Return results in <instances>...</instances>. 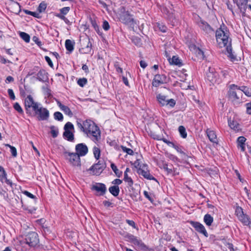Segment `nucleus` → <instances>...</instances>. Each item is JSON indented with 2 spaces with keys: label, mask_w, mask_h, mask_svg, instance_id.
Wrapping results in <instances>:
<instances>
[{
  "label": "nucleus",
  "mask_w": 251,
  "mask_h": 251,
  "mask_svg": "<svg viewBox=\"0 0 251 251\" xmlns=\"http://www.w3.org/2000/svg\"><path fill=\"white\" fill-rule=\"evenodd\" d=\"M25 242L30 247H35L39 242L38 235L35 232L28 233L25 238Z\"/></svg>",
  "instance_id": "423d86ee"
},
{
  "label": "nucleus",
  "mask_w": 251,
  "mask_h": 251,
  "mask_svg": "<svg viewBox=\"0 0 251 251\" xmlns=\"http://www.w3.org/2000/svg\"><path fill=\"white\" fill-rule=\"evenodd\" d=\"M156 98L157 99L158 102L162 106L166 105L167 100H168V99H167L166 96L159 94L157 95Z\"/></svg>",
  "instance_id": "bb28decb"
},
{
  "label": "nucleus",
  "mask_w": 251,
  "mask_h": 251,
  "mask_svg": "<svg viewBox=\"0 0 251 251\" xmlns=\"http://www.w3.org/2000/svg\"><path fill=\"white\" fill-rule=\"evenodd\" d=\"M45 59L46 61L47 62V63H48L50 67L53 68V63H52L50 58L49 56H46L45 57Z\"/></svg>",
  "instance_id": "69168bd1"
},
{
  "label": "nucleus",
  "mask_w": 251,
  "mask_h": 251,
  "mask_svg": "<svg viewBox=\"0 0 251 251\" xmlns=\"http://www.w3.org/2000/svg\"><path fill=\"white\" fill-rule=\"evenodd\" d=\"M203 221L207 226H210L213 222V218L210 214H206L204 216Z\"/></svg>",
  "instance_id": "c756f323"
},
{
  "label": "nucleus",
  "mask_w": 251,
  "mask_h": 251,
  "mask_svg": "<svg viewBox=\"0 0 251 251\" xmlns=\"http://www.w3.org/2000/svg\"><path fill=\"white\" fill-rule=\"evenodd\" d=\"M246 106L247 108V113L250 115H251V101L246 103Z\"/></svg>",
  "instance_id": "0e129e2a"
},
{
  "label": "nucleus",
  "mask_w": 251,
  "mask_h": 251,
  "mask_svg": "<svg viewBox=\"0 0 251 251\" xmlns=\"http://www.w3.org/2000/svg\"><path fill=\"white\" fill-rule=\"evenodd\" d=\"M138 173L149 180H156V179L150 174L149 171L147 169V165L143 164L142 165V168H141L140 166L139 169L138 170Z\"/></svg>",
  "instance_id": "ddd939ff"
},
{
  "label": "nucleus",
  "mask_w": 251,
  "mask_h": 251,
  "mask_svg": "<svg viewBox=\"0 0 251 251\" xmlns=\"http://www.w3.org/2000/svg\"><path fill=\"white\" fill-rule=\"evenodd\" d=\"M189 223L197 232L203 234L206 237H208V234L202 224L193 221H190Z\"/></svg>",
  "instance_id": "9d476101"
},
{
  "label": "nucleus",
  "mask_w": 251,
  "mask_h": 251,
  "mask_svg": "<svg viewBox=\"0 0 251 251\" xmlns=\"http://www.w3.org/2000/svg\"><path fill=\"white\" fill-rule=\"evenodd\" d=\"M61 110H62L66 115H68L70 117H72L73 115L72 112L71 111L70 108L67 106L64 105L61 109Z\"/></svg>",
  "instance_id": "58836bf2"
},
{
  "label": "nucleus",
  "mask_w": 251,
  "mask_h": 251,
  "mask_svg": "<svg viewBox=\"0 0 251 251\" xmlns=\"http://www.w3.org/2000/svg\"><path fill=\"white\" fill-rule=\"evenodd\" d=\"M9 9L12 12L19 14L21 11V6L18 2L12 1L9 4Z\"/></svg>",
  "instance_id": "aec40b11"
},
{
  "label": "nucleus",
  "mask_w": 251,
  "mask_h": 251,
  "mask_svg": "<svg viewBox=\"0 0 251 251\" xmlns=\"http://www.w3.org/2000/svg\"><path fill=\"white\" fill-rule=\"evenodd\" d=\"M64 129L65 131H71L74 130V126L73 124L71 122H67L64 126Z\"/></svg>",
  "instance_id": "ea45409f"
},
{
  "label": "nucleus",
  "mask_w": 251,
  "mask_h": 251,
  "mask_svg": "<svg viewBox=\"0 0 251 251\" xmlns=\"http://www.w3.org/2000/svg\"><path fill=\"white\" fill-rule=\"evenodd\" d=\"M87 82V79L86 78H79L77 80V84L80 86V87H83L86 84Z\"/></svg>",
  "instance_id": "de8ad7c7"
},
{
  "label": "nucleus",
  "mask_w": 251,
  "mask_h": 251,
  "mask_svg": "<svg viewBox=\"0 0 251 251\" xmlns=\"http://www.w3.org/2000/svg\"><path fill=\"white\" fill-rule=\"evenodd\" d=\"M32 40L39 47L41 48L42 43L41 41H40V40L39 39V38L37 37H36L35 36H33L32 38Z\"/></svg>",
  "instance_id": "6e6d98bb"
},
{
  "label": "nucleus",
  "mask_w": 251,
  "mask_h": 251,
  "mask_svg": "<svg viewBox=\"0 0 251 251\" xmlns=\"http://www.w3.org/2000/svg\"><path fill=\"white\" fill-rule=\"evenodd\" d=\"M238 219L245 226H250L251 224L250 218L246 214H244Z\"/></svg>",
  "instance_id": "b1692460"
},
{
  "label": "nucleus",
  "mask_w": 251,
  "mask_h": 251,
  "mask_svg": "<svg viewBox=\"0 0 251 251\" xmlns=\"http://www.w3.org/2000/svg\"><path fill=\"white\" fill-rule=\"evenodd\" d=\"M207 135L209 140L214 143H218V140L215 132L213 130H207Z\"/></svg>",
  "instance_id": "5701e85b"
},
{
  "label": "nucleus",
  "mask_w": 251,
  "mask_h": 251,
  "mask_svg": "<svg viewBox=\"0 0 251 251\" xmlns=\"http://www.w3.org/2000/svg\"><path fill=\"white\" fill-rule=\"evenodd\" d=\"M122 183V180L117 178L112 181V183L114 185H118L121 184Z\"/></svg>",
  "instance_id": "338daca9"
},
{
  "label": "nucleus",
  "mask_w": 251,
  "mask_h": 251,
  "mask_svg": "<svg viewBox=\"0 0 251 251\" xmlns=\"http://www.w3.org/2000/svg\"><path fill=\"white\" fill-rule=\"evenodd\" d=\"M93 151L95 158L97 160L99 159L100 154V149L98 147L95 146L93 149Z\"/></svg>",
  "instance_id": "e433bc0d"
},
{
  "label": "nucleus",
  "mask_w": 251,
  "mask_h": 251,
  "mask_svg": "<svg viewBox=\"0 0 251 251\" xmlns=\"http://www.w3.org/2000/svg\"><path fill=\"white\" fill-rule=\"evenodd\" d=\"M0 181L3 183L5 182L7 185L12 186V181L7 178V174L4 170V169L2 166H0Z\"/></svg>",
  "instance_id": "6ab92c4d"
},
{
  "label": "nucleus",
  "mask_w": 251,
  "mask_h": 251,
  "mask_svg": "<svg viewBox=\"0 0 251 251\" xmlns=\"http://www.w3.org/2000/svg\"><path fill=\"white\" fill-rule=\"evenodd\" d=\"M63 135L69 141L72 142L74 140V135L71 131H65Z\"/></svg>",
  "instance_id": "cd10ccee"
},
{
  "label": "nucleus",
  "mask_w": 251,
  "mask_h": 251,
  "mask_svg": "<svg viewBox=\"0 0 251 251\" xmlns=\"http://www.w3.org/2000/svg\"><path fill=\"white\" fill-rule=\"evenodd\" d=\"M157 27L162 32H165L167 30V27L160 23H157Z\"/></svg>",
  "instance_id": "864d4df0"
},
{
  "label": "nucleus",
  "mask_w": 251,
  "mask_h": 251,
  "mask_svg": "<svg viewBox=\"0 0 251 251\" xmlns=\"http://www.w3.org/2000/svg\"><path fill=\"white\" fill-rule=\"evenodd\" d=\"M75 153L79 156H85L88 152L87 146L84 143H79L76 145L75 147Z\"/></svg>",
  "instance_id": "f8f14e48"
},
{
  "label": "nucleus",
  "mask_w": 251,
  "mask_h": 251,
  "mask_svg": "<svg viewBox=\"0 0 251 251\" xmlns=\"http://www.w3.org/2000/svg\"><path fill=\"white\" fill-rule=\"evenodd\" d=\"M14 108L19 113L23 114L24 113V111L23 110V109L18 102H16L14 103L13 105Z\"/></svg>",
  "instance_id": "09e8293b"
},
{
  "label": "nucleus",
  "mask_w": 251,
  "mask_h": 251,
  "mask_svg": "<svg viewBox=\"0 0 251 251\" xmlns=\"http://www.w3.org/2000/svg\"><path fill=\"white\" fill-rule=\"evenodd\" d=\"M129 188L131 189V190H129L131 196H133L134 197H136L137 195H138V193H139L138 190H135V189L133 188V187H132H132H129Z\"/></svg>",
  "instance_id": "13d9d810"
},
{
  "label": "nucleus",
  "mask_w": 251,
  "mask_h": 251,
  "mask_svg": "<svg viewBox=\"0 0 251 251\" xmlns=\"http://www.w3.org/2000/svg\"><path fill=\"white\" fill-rule=\"evenodd\" d=\"M39 103L35 102L31 95H28L25 100V107L27 114L31 115L34 111V106H38Z\"/></svg>",
  "instance_id": "6e6552de"
},
{
  "label": "nucleus",
  "mask_w": 251,
  "mask_h": 251,
  "mask_svg": "<svg viewBox=\"0 0 251 251\" xmlns=\"http://www.w3.org/2000/svg\"><path fill=\"white\" fill-rule=\"evenodd\" d=\"M106 165L104 161L99 160L98 163L92 165L87 171H91L93 175H100L105 169Z\"/></svg>",
  "instance_id": "0eeeda50"
},
{
  "label": "nucleus",
  "mask_w": 251,
  "mask_h": 251,
  "mask_svg": "<svg viewBox=\"0 0 251 251\" xmlns=\"http://www.w3.org/2000/svg\"><path fill=\"white\" fill-rule=\"evenodd\" d=\"M7 92L10 98L12 100H14L15 99V96L12 89H8Z\"/></svg>",
  "instance_id": "bf43d9fd"
},
{
  "label": "nucleus",
  "mask_w": 251,
  "mask_h": 251,
  "mask_svg": "<svg viewBox=\"0 0 251 251\" xmlns=\"http://www.w3.org/2000/svg\"><path fill=\"white\" fill-rule=\"evenodd\" d=\"M178 131L181 136L183 138H185L187 137V133L186 132V129L184 126H180L178 127Z\"/></svg>",
  "instance_id": "4c0bfd02"
},
{
  "label": "nucleus",
  "mask_w": 251,
  "mask_h": 251,
  "mask_svg": "<svg viewBox=\"0 0 251 251\" xmlns=\"http://www.w3.org/2000/svg\"><path fill=\"white\" fill-rule=\"evenodd\" d=\"M47 8V4L44 2L42 1L41 2L37 8V10L39 13L44 12Z\"/></svg>",
  "instance_id": "a19ab883"
},
{
  "label": "nucleus",
  "mask_w": 251,
  "mask_h": 251,
  "mask_svg": "<svg viewBox=\"0 0 251 251\" xmlns=\"http://www.w3.org/2000/svg\"><path fill=\"white\" fill-rule=\"evenodd\" d=\"M238 90L243 92L247 96L251 97V88L245 86H242L238 88Z\"/></svg>",
  "instance_id": "c85d7f7f"
},
{
  "label": "nucleus",
  "mask_w": 251,
  "mask_h": 251,
  "mask_svg": "<svg viewBox=\"0 0 251 251\" xmlns=\"http://www.w3.org/2000/svg\"><path fill=\"white\" fill-rule=\"evenodd\" d=\"M239 87L235 84L230 85V88L228 92V96L230 100L234 103H238L241 101L240 97L242 96V93L238 90Z\"/></svg>",
  "instance_id": "20e7f679"
},
{
  "label": "nucleus",
  "mask_w": 251,
  "mask_h": 251,
  "mask_svg": "<svg viewBox=\"0 0 251 251\" xmlns=\"http://www.w3.org/2000/svg\"><path fill=\"white\" fill-rule=\"evenodd\" d=\"M64 158L68 160L69 163L74 166H80V157L75 152H70L65 150L62 152Z\"/></svg>",
  "instance_id": "39448f33"
},
{
  "label": "nucleus",
  "mask_w": 251,
  "mask_h": 251,
  "mask_svg": "<svg viewBox=\"0 0 251 251\" xmlns=\"http://www.w3.org/2000/svg\"><path fill=\"white\" fill-rule=\"evenodd\" d=\"M126 222L129 226H132L133 227H134V228L136 227L135 223L133 221L130 220H126Z\"/></svg>",
  "instance_id": "774afa93"
},
{
  "label": "nucleus",
  "mask_w": 251,
  "mask_h": 251,
  "mask_svg": "<svg viewBox=\"0 0 251 251\" xmlns=\"http://www.w3.org/2000/svg\"><path fill=\"white\" fill-rule=\"evenodd\" d=\"M0 195L3 197V199L5 200H7L8 199V194L6 192L3 190L2 188H0Z\"/></svg>",
  "instance_id": "4d7b16f0"
},
{
  "label": "nucleus",
  "mask_w": 251,
  "mask_h": 251,
  "mask_svg": "<svg viewBox=\"0 0 251 251\" xmlns=\"http://www.w3.org/2000/svg\"><path fill=\"white\" fill-rule=\"evenodd\" d=\"M102 27H103V29L105 30V31H107L109 29L110 25L107 21H104L103 22Z\"/></svg>",
  "instance_id": "052dcab7"
},
{
  "label": "nucleus",
  "mask_w": 251,
  "mask_h": 251,
  "mask_svg": "<svg viewBox=\"0 0 251 251\" xmlns=\"http://www.w3.org/2000/svg\"><path fill=\"white\" fill-rule=\"evenodd\" d=\"M246 139L244 136H240L237 139V146L238 148H240L242 151L245 150V142Z\"/></svg>",
  "instance_id": "4be33fe9"
},
{
  "label": "nucleus",
  "mask_w": 251,
  "mask_h": 251,
  "mask_svg": "<svg viewBox=\"0 0 251 251\" xmlns=\"http://www.w3.org/2000/svg\"><path fill=\"white\" fill-rule=\"evenodd\" d=\"M54 118L55 120L62 121L63 120V116L60 112H55L53 114Z\"/></svg>",
  "instance_id": "79ce46f5"
},
{
  "label": "nucleus",
  "mask_w": 251,
  "mask_h": 251,
  "mask_svg": "<svg viewBox=\"0 0 251 251\" xmlns=\"http://www.w3.org/2000/svg\"><path fill=\"white\" fill-rule=\"evenodd\" d=\"M120 21L125 24H129L133 22L131 15L128 11H126L120 15Z\"/></svg>",
  "instance_id": "2eb2a0df"
},
{
  "label": "nucleus",
  "mask_w": 251,
  "mask_h": 251,
  "mask_svg": "<svg viewBox=\"0 0 251 251\" xmlns=\"http://www.w3.org/2000/svg\"><path fill=\"white\" fill-rule=\"evenodd\" d=\"M19 35L21 38L26 43L29 42L30 36L27 33L24 32H20Z\"/></svg>",
  "instance_id": "f704fd0d"
},
{
  "label": "nucleus",
  "mask_w": 251,
  "mask_h": 251,
  "mask_svg": "<svg viewBox=\"0 0 251 251\" xmlns=\"http://www.w3.org/2000/svg\"><path fill=\"white\" fill-rule=\"evenodd\" d=\"M111 168L118 177H120L122 176V172L120 171L114 163L111 164Z\"/></svg>",
  "instance_id": "473e14b6"
},
{
  "label": "nucleus",
  "mask_w": 251,
  "mask_h": 251,
  "mask_svg": "<svg viewBox=\"0 0 251 251\" xmlns=\"http://www.w3.org/2000/svg\"><path fill=\"white\" fill-rule=\"evenodd\" d=\"M56 16H57V17H58L59 18H60V19H61V20H63V21L65 22V23L66 24H68V25H69V24H70V22L69 20L67 18H66L64 16V15H62V14H58L56 15Z\"/></svg>",
  "instance_id": "603ef678"
},
{
  "label": "nucleus",
  "mask_w": 251,
  "mask_h": 251,
  "mask_svg": "<svg viewBox=\"0 0 251 251\" xmlns=\"http://www.w3.org/2000/svg\"><path fill=\"white\" fill-rule=\"evenodd\" d=\"M169 62L172 64H174L176 65L180 66L181 65V63L179 59L176 56H173L172 58L169 59Z\"/></svg>",
  "instance_id": "72a5a7b5"
},
{
  "label": "nucleus",
  "mask_w": 251,
  "mask_h": 251,
  "mask_svg": "<svg viewBox=\"0 0 251 251\" xmlns=\"http://www.w3.org/2000/svg\"><path fill=\"white\" fill-rule=\"evenodd\" d=\"M176 104V101L173 99H168L166 105H169L171 107H174Z\"/></svg>",
  "instance_id": "5fc2aeb1"
},
{
  "label": "nucleus",
  "mask_w": 251,
  "mask_h": 251,
  "mask_svg": "<svg viewBox=\"0 0 251 251\" xmlns=\"http://www.w3.org/2000/svg\"><path fill=\"white\" fill-rule=\"evenodd\" d=\"M109 192L114 197H117L120 193L119 187L118 185H113L109 188Z\"/></svg>",
  "instance_id": "a878e982"
},
{
  "label": "nucleus",
  "mask_w": 251,
  "mask_h": 251,
  "mask_svg": "<svg viewBox=\"0 0 251 251\" xmlns=\"http://www.w3.org/2000/svg\"><path fill=\"white\" fill-rule=\"evenodd\" d=\"M74 44L72 41L69 39H67L65 41V47L66 50L70 52L73 51L74 49Z\"/></svg>",
  "instance_id": "7c9ffc66"
},
{
  "label": "nucleus",
  "mask_w": 251,
  "mask_h": 251,
  "mask_svg": "<svg viewBox=\"0 0 251 251\" xmlns=\"http://www.w3.org/2000/svg\"><path fill=\"white\" fill-rule=\"evenodd\" d=\"M114 67L116 70V71L118 72V73H120L121 74L123 73V69L122 68H121L119 64H118V62H116L114 64Z\"/></svg>",
  "instance_id": "e2e57ef3"
},
{
  "label": "nucleus",
  "mask_w": 251,
  "mask_h": 251,
  "mask_svg": "<svg viewBox=\"0 0 251 251\" xmlns=\"http://www.w3.org/2000/svg\"><path fill=\"white\" fill-rule=\"evenodd\" d=\"M31 116H36L39 121H45L48 120L50 113L47 108L42 107L39 103L38 106H34V111Z\"/></svg>",
  "instance_id": "7ed1b4c3"
},
{
  "label": "nucleus",
  "mask_w": 251,
  "mask_h": 251,
  "mask_svg": "<svg viewBox=\"0 0 251 251\" xmlns=\"http://www.w3.org/2000/svg\"><path fill=\"white\" fill-rule=\"evenodd\" d=\"M228 125L231 128L234 129H238L239 125L236 122L233 121H231L230 120H228Z\"/></svg>",
  "instance_id": "a18cd8bd"
},
{
  "label": "nucleus",
  "mask_w": 251,
  "mask_h": 251,
  "mask_svg": "<svg viewBox=\"0 0 251 251\" xmlns=\"http://www.w3.org/2000/svg\"><path fill=\"white\" fill-rule=\"evenodd\" d=\"M70 10V7H64L60 9L61 14L64 15H66Z\"/></svg>",
  "instance_id": "3c124183"
},
{
  "label": "nucleus",
  "mask_w": 251,
  "mask_h": 251,
  "mask_svg": "<svg viewBox=\"0 0 251 251\" xmlns=\"http://www.w3.org/2000/svg\"><path fill=\"white\" fill-rule=\"evenodd\" d=\"M48 73L44 70H40L37 74V79L41 82H45L48 79Z\"/></svg>",
  "instance_id": "412c9836"
},
{
  "label": "nucleus",
  "mask_w": 251,
  "mask_h": 251,
  "mask_svg": "<svg viewBox=\"0 0 251 251\" xmlns=\"http://www.w3.org/2000/svg\"><path fill=\"white\" fill-rule=\"evenodd\" d=\"M197 24L200 29L203 31L205 34L209 35H213L214 33V29L206 21L200 18L197 21Z\"/></svg>",
  "instance_id": "1a4fd4ad"
},
{
  "label": "nucleus",
  "mask_w": 251,
  "mask_h": 251,
  "mask_svg": "<svg viewBox=\"0 0 251 251\" xmlns=\"http://www.w3.org/2000/svg\"><path fill=\"white\" fill-rule=\"evenodd\" d=\"M229 34L226 27L224 24H223L216 31L215 36L217 42L220 47H226L228 56L231 60H234L236 59V56L233 54L232 51L231 40L229 41Z\"/></svg>",
  "instance_id": "f03ea898"
},
{
  "label": "nucleus",
  "mask_w": 251,
  "mask_h": 251,
  "mask_svg": "<svg viewBox=\"0 0 251 251\" xmlns=\"http://www.w3.org/2000/svg\"><path fill=\"white\" fill-rule=\"evenodd\" d=\"M133 244L137 246L139 249L142 250L147 251L148 250L147 246L142 242L141 240L138 239L137 237L135 239Z\"/></svg>",
  "instance_id": "393cba45"
},
{
  "label": "nucleus",
  "mask_w": 251,
  "mask_h": 251,
  "mask_svg": "<svg viewBox=\"0 0 251 251\" xmlns=\"http://www.w3.org/2000/svg\"><path fill=\"white\" fill-rule=\"evenodd\" d=\"M5 146L10 148L11 153L12 156L14 157H16L17 155L16 149L14 147L12 146L9 144H5Z\"/></svg>",
  "instance_id": "49530a36"
},
{
  "label": "nucleus",
  "mask_w": 251,
  "mask_h": 251,
  "mask_svg": "<svg viewBox=\"0 0 251 251\" xmlns=\"http://www.w3.org/2000/svg\"><path fill=\"white\" fill-rule=\"evenodd\" d=\"M121 148L123 151L126 152L128 154L132 155L133 154V151L129 148H127L123 146H121Z\"/></svg>",
  "instance_id": "8fccbe9b"
},
{
  "label": "nucleus",
  "mask_w": 251,
  "mask_h": 251,
  "mask_svg": "<svg viewBox=\"0 0 251 251\" xmlns=\"http://www.w3.org/2000/svg\"><path fill=\"white\" fill-rule=\"evenodd\" d=\"M24 11L25 14L32 16L34 17L37 18H40L41 17L39 15V14L37 12H32V11H29L28 10H25V9H24Z\"/></svg>",
  "instance_id": "c03bdc74"
},
{
  "label": "nucleus",
  "mask_w": 251,
  "mask_h": 251,
  "mask_svg": "<svg viewBox=\"0 0 251 251\" xmlns=\"http://www.w3.org/2000/svg\"><path fill=\"white\" fill-rule=\"evenodd\" d=\"M50 133L53 138H56L58 134V129L57 127L52 126L50 127Z\"/></svg>",
  "instance_id": "c9c22d12"
},
{
  "label": "nucleus",
  "mask_w": 251,
  "mask_h": 251,
  "mask_svg": "<svg viewBox=\"0 0 251 251\" xmlns=\"http://www.w3.org/2000/svg\"><path fill=\"white\" fill-rule=\"evenodd\" d=\"M157 165L161 169H164L167 172V175L173 174L174 172V168L172 165L169 168L168 164L164 161L160 160L158 161Z\"/></svg>",
  "instance_id": "a211bd4d"
},
{
  "label": "nucleus",
  "mask_w": 251,
  "mask_h": 251,
  "mask_svg": "<svg viewBox=\"0 0 251 251\" xmlns=\"http://www.w3.org/2000/svg\"><path fill=\"white\" fill-rule=\"evenodd\" d=\"M218 74L214 71V69L209 68V71L207 73V79L212 83L218 81Z\"/></svg>",
  "instance_id": "dca6fc26"
},
{
  "label": "nucleus",
  "mask_w": 251,
  "mask_h": 251,
  "mask_svg": "<svg viewBox=\"0 0 251 251\" xmlns=\"http://www.w3.org/2000/svg\"><path fill=\"white\" fill-rule=\"evenodd\" d=\"M168 79L164 75H156L152 80V84L154 87H158L161 84L167 83Z\"/></svg>",
  "instance_id": "9b49d317"
},
{
  "label": "nucleus",
  "mask_w": 251,
  "mask_h": 251,
  "mask_svg": "<svg viewBox=\"0 0 251 251\" xmlns=\"http://www.w3.org/2000/svg\"><path fill=\"white\" fill-rule=\"evenodd\" d=\"M92 190H95L99 193L98 195L103 196L106 191L105 185L101 183H96L91 188Z\"/></svg>",
  "instance_id": "4468645a"
},
{
  "label": "nucleus",
  "mask_w": 251,
  "mask_h": 251,
  "mask_svg": "<svg viewBox=\"0 0 251 251\" xmlns=\"http://www.w3.org/2000/svg\"><path fill=\"white\" fill-rule=\"evenodd\" d=\"M23 193L31 199H34L36 198L35 196L33 195L27 191H24L23 192Z\"/></svg>",
  "instance_id": "680f3d73"
},
{
  "label": "nucleus",
  "mask_w": 251,
  "mask_h": 251,
  "mask_svg": "<svg viewBox=\"0 0 251 251\" xmlns=\"http://www.w3.org/2000/svg\"><path fill=\"white\" fill-rule=\"evenodd\" d=\"M124 180L127 183L128 187L132 188L133 181L130 177L128 176L127 174H124Z\"/></svg>",
  "instance_id": "2f4dec72"
},
{
  "label": "nucleus",
  "mask_w": 251,
  "mask_h": 251,
  "mask_svg": "<svg viewBox=\"0 0 251 251\" xmlns=\"http://www.w3.org/2000/svg\"><path fill=\"white\" fill-rule=\"evenodd\" d=\"M233 1L237 4L243 16H244L247 7L248 0H233Z\"/></svg>",
  "instance_id": "f3484780"
},
{
  "label": "nucleus",
  "mask_w": 251,
  "mask_h": 251,
  "mask_svg": "<svg viewBox=\"0 0 251 251\" xmlns=\"http://www.w3.org/2000/svg\"><path fill=\"white\" fill-rule=\"evenodd\" d=\"M76 124L80 131L86 134L95 143L100 139V128L93 121L89 119L85 121L77 119Z\"/></svg>",
  "instance_id": "f257e3e1"
},
{
  "label": "nucleus",
  "mask_w": 251,
  "mask_h": 251,
  "mask_svg": "<svg viewBox=\"0 0 251 251\" xmlns=\"http://www.w3.org/2000/svg\"><path fill=\"white\" fill-rule=\"evenodd\" d=\"M245 214L243 212V209L241 207L237 206L235 209V215L238 218L241 216Z\"/></svg>",
  "instance_id": "37998d69"
}]
</instances>
